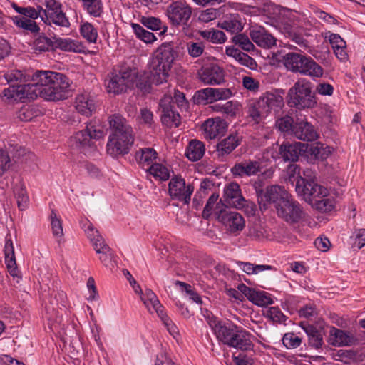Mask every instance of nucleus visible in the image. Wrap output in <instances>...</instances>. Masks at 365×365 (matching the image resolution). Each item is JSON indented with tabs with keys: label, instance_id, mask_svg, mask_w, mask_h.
Returning a JSON list of instances; mask_svg holds the SVG:
<instances>
[{
	"label": "nucleus",
	"instance_id": "5fc2aeb1",
	"mask_svg": "<svg viewBox=\"0 0 365 365\" xmlns=\"http://www.w3.org/2000/svg\"><path fill=\"white\" fill-rule=\"evenodd\" d=\"M135 85L142 93H148L151 91V83L146 73H137Z\"/></svg>",
	"mask_w": 365,
	"mask_h": 365
},
{
	"label": "nucleus",
	"instance_id": "412c9836",
	"mask_svg": "<svg viewBox=\"0 0 365 365\" xmlns=\"http://www.w3.org/2000/svg\"><path fill=\"white\" fill-rule=\"evenodd\" d=\"M289 195L290 194L284 187L279 185H272L266 188L262 198L266 202L273 205L276 210L278 208V205H281Z\"/></svg>",
	"mask_w": 365,
	"mask_h": 365
},
{
	"label": "nucleus",
	"instance_id": "bf43d9fd",
	"mask_svg": "<svg viewBox=\"0 0 365 365\" xmlns=\"http://www.w3.org/2000/svg\"><path fill=\"white\" fill-rule=\"evenodd\" d=\"M232 41L235 45H238L242 50L252 51L255 46L250 41L248 36L245 34H237L233 36Z\"/></svg>",
	"mask_w": 365,
	"mask_h": 365
},
{
	"label": "nucleus",
	"instance_id": "cd10ccee",
	"mask_svg": "<svg viewBox=\"0 0 365 365\" xmlns=\"http://www.w3.org/2000/svg\"><path fill=\"white\" fill-rule=\"evenodd\" d=\"M231 347L240 349V353H233L232 359L236 365H255L254 359L244 353L245 350L252 349V344H227Z\"/></svg>",
	"mask_w": 365,
	"mask_h": 365
},
{
	"label": "nucleus",
	"instance_id": "13d9d810",
	"mask_svg": "<svg viewBox=\"0 0 365 365\" xmlns=\"http://www.w3.org/2000/svg\"><path fill=\"white\" fill-rule=\"evenodd\" d=\"M43 21L48 22L49 24H53L63 27H68L70 25L68 18L62 10H61L60 12H56L55 14L50 16L48 19L43 20Z\"/></svg>",
	"mask_w": 365,
	"mask_h": 365
},
{
	"label": "nucleus",
	"instance_id": "79ce46f5",
	"mask_svg": "<svg viewBox=\"0 0 365 365\" xmlns=\"http://www.w3.org/2000/svg\"><path fill=\"white\" fill-rule=\"evenodd\" d=\"M33 48L36 53L47 52L54 48L53 39L45 36H39L33 42Z\"/></svg>",
	"mask_w": 365,
	"mask_h": 365
},
{
	"label": "nucleus",
	"instance_id": "aec40b11",
	"mask_svg": "<svg viewBox=\"0 0 365 365\" xmlns=\"http://www.w3.org/2000/svg\"><path fill=\"white\" fill-rule=\"evenodd\" d=\"M292 135L299 140L314 141L317 139L318 134L314 126L307 120H299L294 123Z\"/></svg>",
	"mask_w": 365,
	"mask_h": 365
},
{
	"label": "nucleus",
	"instance_id": "b1692460",
	"mask_svg": "<svg viewBox=\"0 0 365 365\" xmlns=\"http://www.w3.org/2000/svg\"><path fill=\"white\" fill-rule=\"evenodd\" d=\"M308 58L305 55L289 52L284 56V63L288 70L302 74L306 63L305 59Z\"/></svg>",
	"mask_w": 365,
	"mask_h": 365
},
{
	"label": "nucleus",
	"instance_id": "f704fd0d",
	"mask_svg": "<svg viewBox=\"0 0 365 365\" xmlns=\"http://www.w3.org/2000/svg\"><path fill=\"white\" fill-rule=\"evenodd\" d=\"M4 78L10 84L8 88L13 86L15 88L19 87L20 85H26L24 83L29 78V76L26 75L20 70H11L4 74Z\"/></svg>",
	"mask_w": 365,
	"mask_h": 365
},
{
	"label": "nucleus",
	"instance_id": "f03ea898",
	"mask_svg": "<svg viewBox=\"0 0 365 365\" xmlns=\"http://www.w3.org/2000/svg\"><path fill=\"white\" fill-rule=\"evenodd\" d=\"M111 133L107 143V152L113 156L128 153L134 143V134L132 127L125 118L120 115L109 117Z\"/></svg>",
	"mask_w": 365,
	"mask_h": 365
},
{
	"label": "nucleus",
	"instance_id": "09e8293b",
	"mask_svg": "<svg viewBox=\"0 0 365 365\" xmlns=\"http://www.w3.org/2000/svg\"><path fill=\"white\" fill-rule=\"evenodd\" d=\"M205 46L202 41H189L186 43V49L188 55L193 58H198L205 51Z\"/></svg>",
	"mask_w": 365,
	"mask_h": 365
},
{
	"label": "nucleus",
	"instance_id": "2f4dec72",
	"mask_svg": "<svg viewBox=\"0 0 365 365\" xmlns=\"http://www.w3.org/2000/svg\"><path fill=\"white\" fill-rule=\"evenodd\" d=\"M84 230L87 235V237L92 243V245L96 250V253L101 251L104 246H108L106 244L103 238L99 234L97 230H95L93 225L90 222L84 225Z\"/></svg>",
	"mask_w": 365,
	"mask_h": 365
},
{
	"label": "nucleus",
	"instance_id": "4468645a",
	"mask_svg": "<svg viewBox=\"0 0 365 365\" xmlns=\"http://www.w3.org/2000/svg\"><path fill=\"white\" fill-rule=\"evenodd\" d=\"M261 163L258 160L244 159L235 163L230 172L235 178H248L261 171Z\"/></svg>",
	"mask_w": 365,
	"mask_h": 365
},
{
	"label": "nucleus",
	"instance_id": "e2e57ef3",
	"mask_svg": "<svg viewBox=\"0 0 365 365\" xmlns=\"http://www.w3.org/2000/svg\"><path fill=\"white\" fill-rule=\"evenodd\" d=\"M300 327L303 329L304 332L309 336V340H314L318 342L322 341V335L321 333L312 325L306 324L304 322L300 323Z\"/></svg>",
	"mask_w": 365,
	"mask_h": 365
},
{
	"label": "nucleus",
	"instance_id": "6ab92c4d",
	"mask_svg": "<svg viewBox=\"0 0 365 365\" xmlns=\"http://www.w3.org/2000/svg\"><path fill=\"white\" fill-rule=\"evenodd\" d=\"M227 127L226 122L219 117L209 118L202 125L205 138L210 140L223 135Z\"/></svg>",
	"mask_w": 365,
	"mask_h": 365
},
{
	"label": "nucleus",
	"instance_id": "a19ab883",
	"mask_svg": "<svg viewBox=\"0 0 365 365\" xmlns=\"http://www.w3.org/2000/svg\"><path fill=\"white\" fill-rule=\"evenodd\" d=\"M239 268L247 274H257L259 272L272 269V266L267 264H254L250 262L237 261Z\"/></svg>",
	"mask_w": 365,
	"mask_h": 365
},
{
	"label": "nucleus",
	"instance_id": "864d4df0",
	"mask_svg": "<svg viewBox=\"0 0 365 365\" xmlns=\"http://www.w3.org/2000/svg\"><path fill=\"white\" fill-rule=\"evenodd\" d=\"M252 297L250 301L258 306L264 307L273 303L270 294L264 291H256L255 289Z\"/></svg>",
	"mask_w": 365,
	"mask_h": 365
},
{
	"label": "nucleus",
	"instance_id": "20e7f679",
	"mask_svg": "<svg viewBox=\"0 0 365 365\" xmlns=\"http://www.w3.org/2000/svg\"><path fill=\"white\" fill-rule=\"evenodd\" d=\"M176 56V51L171 43H163L158 48L150 67L155 83L162 84L168 81Z\"/></svg>",
	"mask_w": 365,
	"mask_h": 365
},
{
	"label": "nucleus",
	"instance_id": "423d86ee",
	"mask_svg": "<svg viewBox=\"0 0 365 365\" xmlns=\"http://www.w3.org/2000/svg\"><path fill=\"white\" fill-rule=\"evenodd\" d=\"M289 106L303 110L312 108L317 105L314 93L312 90V83L305 78L299 79L287 93Z\"/></svg>",
	"mask_w": 365,
	"mask_h": 365
},
{
	"label": "nucleus",
	"instance_id": "393cba45",
	"mask_svg": "<svg viewBox=\"0 0 365 365\" xmlns=\"http://www.w3.org/2000/svg\"><path fill=\"white\" fill-rule=\"evenodd\" d=\"M157 152L153 148H143L136 151L135 158L139 166L148 171L155 164L153 162L157 158Z\"/></svg>",
	"mask_w": 365,
	"mask_h": 365
},
{
	"label": "nucleus",
	"instance_id": "338daca9",
	"mask_svg": "<svg viewBox=\"0 0 365 365\" xmlns=\"http://www.w3.org/2000/svg\"><path fill=\"white\" fill-rule=\"evenodd\" d=\"M287 36L292 41L299 46L302 48L310 52L309 42L302 36L293 31H288Z\"/></svg>",
	"mask_w": 365,
	"mask_h": 365
},
{
	"label": "nucleus",
	"instance_id": "58836bf2",
	"mask_svg": "<svg viewBox=\"0 0 365 365\" xmlns=\"http://www.w3.org/2000/svg\"><path fill=\"white\" fill-rule=\"evenodd\" d=\"M43 5L45 6V9L40 6V11H41V18L43 21L62 10L61 4L56 0H45Z\"/></svg>",
	"mask_w": 365,
	"mask_h": 365
},
{
	"label": "nucleus",
	"instance_id": "1a4fd4ad",
	"mask_svg": "<svg viewBox=\"0 0 365 365\" xmlns=\"http://www.w3.org/2000/svg\"><path fill=\"white\" fill-rule=\"evenodd\" d=\"M275 211L279 217L289 224L297 223L307 217L301 205L291 195L281 205H278Z\"/></svg>",
	"mask_w": 365,
	"mask_h": 365
},
{
	"label": "nucleus",
	"instance_id": "49530a36",
	"mask_svg": "<svg viewBox=\"0 0 365 365\" xmlns=\"http://www.w3.org/2000/svg\"><path fill=\"white\" fill-rule=\"evenodd\" d=\"M210 108L215 112L234 116L236 115V112L237 110V104L234 103L232 101H230L223 104L216 103L213 106H211Z\"/></svg>",
	"mask_w": 365,
	"mask_h": 365
},
{
	"label": "nucleus",
	"instance_id": "c85d7f7f",
	"mask_svg": "<svg viewBox=\"0 0 365 365\" xmlns=\"http://www.w3.org/2000/svg\"><path fill=\"white\" fill-rule=\"evenodd\" d=\"M140 299L150 313L156 312L158 316L160 312L165 313L157 296L151 289H146Z\"/></svg>",
	"mask_w": 365,
	"mask_h": 365
},
{
	"label": "nucleus",
	"instance_id": "69168bd1",
	"mask_svg": "<svg viewBox=\"0 0 365 365\" xmlns=\"http://www.w3.org/2000/svg\"><path fill=\"white\" fill-rule=\"evenodd\" d=\"M61 349L68 353L71 358H77L84 348L83 344H63Z\"/></svg>",
	"mask_w": 365,
	"mask_h": 365
},
{
	"label": "nucleus",
	"instance_id": "f3484780",
	"mask_svg": "<svg viewBox=\"0 0 365 365\" xmlns=\"http://www.w3.org/2000/svg\"><path fill=\"white\" fill-rule=\"evenodd\" d=\"M224 201L229 205L237 209H241L247 203L242 197L240 185L236 182H231L224 188Z\"/></svg>",
	"mask_w": 365,
	"mask_h": 365
},
{
	"label": "nucleus",
	"instance_id": "39448f33",
	"mask_svg": "<svg viewBox=\"0 0 365 365\" xmlns=\"http://www.w3.org/2000/svg\"><path fill=\"white\" fill-rule=\"evenodd\" d=\"M192 8L185 1H176L167 8V16L173 26L180 27L181 31L187 37H193L195 22L190 21Z\"/></svg>",
	"mask_w": 365,
	"mask_h": 365
},
{
	"label": "nucleus",
	"instance_id": "bb28decb",
	"mask_svg": "<svg viewBox=\"0 0 365 365\" xmlns=\"http://www.w3.org/2000/svg\"><path fill=\"white\" fill-rule=\"evenodd\" d=\"M240 145L237 135L230 134L217 144V153L219 157H225L231 153Z\"/></svg>",
	"mask_w": 365,
	"mask_h": 365
},
{
	"label": "nucleus",
	"instance_id": "de8ad7c7",
	"mask_svg": "<svg viewBox=\"0 0 365 365\" xmlns=\"http://www.w3.org/2000/svg\"><path fill=\"white\" fill-rule=\"evenodd\" d=\"M148 172L156 180L165 181L170 178L169 170L160 163H155Z\"/></svg>",
	"mask_w": 365,
	"mask_h": 365
},
{
	"label": "nucleus",
	"instance_id": "9b49d317",
	"mask_svg": "<svg viewBox=\"0 0 365 365\" xmlns=\"http://www.w3.org/2000/svg\"><path fill=\"white\" fill-rule=\"evenodd\" d=\"M232 96V92L230 88L208 87L197 91L194 98L197 103L207 104L229 99Z\"/></svg>",
	"mask_w": 365,
	"mask_h": 365
},
{
	"label": "nucleus",
	"instance_id": "6e6d98bb",
	"mask_svg": "<svg viewBox=\"0 0 365 365\" xmlns=\"http://www.w3.org/2000/svg\"><path fill=\"white\" fill-rule=\"evenodd\" d=\"M218 195L212 194L207 200V203L202 211V217L205 219H208L213 212L218 213L217 210L218 208Z\"/></svg>",
	"mask_w": 365,
	"mask_h": 365
},
{
	"label": "nucleus",
	"instance_id": "4be33fe9",
	"mask_svg": "<svg viewBox=\"0 0 365 365\" xmlns=\"http://www.w3.org/2000/svg\"><path fill=\"white\" fill-rule=\"evenodd\" d=\"M252 40L259 46L269 48L276 44L275 38L262 26L253 28L250 33Z\"/></svg>",
	"mask_w": 365,
	"mask_h": 365
},
{
	"label": "nucleus",
	"instance_id": "e433bc0d",
	"mask_svg": "<svg viewBox=\"0 0 365 365\" xmlns=\"http://www.w3.org/2000/svg\"><path fill=\"white\" fill-rule=\"evenodd\" d=\"M82 6L86 12L93 17L101 16L103 12V5L101 0H83Z\"/></svg>",
	"mask_w": 365,
	"mask_h": 365
},
{
	"label": "nucleus",
	"instance_id": "6e6552de",
	"mask_svg": "<svg viewBox=\"0 0 365 365\" xmlns=\"http://www.w3.org/2000/svg\"><path fill=\"white\" fill-rule=\"evenodd\" d=\"M137 71L125 68L110 73L106 79V90L109 93L119 95L133 88Z\"/></svg>",
	"mask_w": 365,
	"mask_h": 365
},
{
	"label": "nucleus",
	"instance_id": "4d7b16f0",
	"mask_svg": "<svg viewBox=\"0 0 365 365\" xmlns=\"http://www.w3.org/2000/svg\"><path fill=\"white\" fill-rule=\"evenodd\" d=\"M175 284L179 286L181 290L185 292L190 297V299L194 302L200 304L202 303L200 296L195 292L191 285L178 280L175 282Z\"/></svg>",
	"mask_w": 365,
	"mask_h": 365
},
{
	"label": "nucleus",
	"instance_id": "8fccbe9b",
	"mask_svg": "<svg viewBox=\"0 0 365 365\" xmlns=\"http://www.w3.org/2000/svg\"><path fill=\"white\" fill-rule=\"evenodd\" d=\"M14 9L20 14L24 15V17L29 18L34 21L38 17H41L40 6H38L36 9L31 6L20 7L16 4H13Z\"/></svg>",
	"mask_w": 365,
	"mask_h": 365
},
{
	"label": "nucleus",
	"instance_id": "774afa93",
	"mask_svg": "<svg viewBox=\"0 0 365 365\" xmlns=\"http://www.w3.org/2000/svg\"><path fill=\"white\" fill-rule=\"evenodd\" d=\"M267 316L273 322L283 323L286 321V316L282 311L275 307H270L267 312Z\"/></svg>",
	"mask_w": 365,
	"mask_h": 365
},
{
	"label": "nucleus",
	"instance_id": "2eb2a0df",
	"mask_svg": "<svg viewBox=\"0 0 365 365\" xmlns=\"http://www.w3.org/2000/svg\"><path fill=\"white\" fill-rule=\"evenodd\" d=\"M172 103L173 98L170 96H165L160 100L159 106L162 110L161 120L168 127L177 128L180 124V116L174 111Z\"/></svg>",
	"mask_w": 365,
	"mask_h": 365
},
{
	"label": "nucleus",
	"instance_id": "c756f323",
	"mask_svg": "<svg viewBox=\"0 0 365 365\" xmlns=\"http://www.w3.org/2000/svg\"><path fill=\"white\" fill-rule=\"evenodd\" d=\"M14 150L16 151L14 156L18 158L24 153L21 147L17 145L14 148L12 146L8 148V150L0 149V177L6 173L11 168V160L9 153H13Z\"/></svg>",
	"mask_w": 365,
	"mask_h": 365
},
{
	"label": "nucleus",
	"instance_id": "052dcab7",
	"mask_svg": "<svg viewBox=\"0 0 365 365\" xmlns=\"http://www.w3.org/2000/svg\"><path fill=\"white\" fill-rule=\"evenodd\" d=\"M329 336L330 339L334 341L333 342H348L351 340L349 333L334 327L329 329Z\"/></svg>",
	"mask_w": 365,
	"mask_h": 365
},
{
	"label": "nucleus",
	"instance_id": "680f3d73",
	"mask_svg": "<svg viewBox=\"0 0 365 365\" xmlns=\"http://www.w3.org/2000/svg\"><path fill=\"white\" fill-rule=\"evenodd\" d=\"M159 317L163 322L164 325L167 327L169 333L173 336V339L176 341H179V331L178 327L173 324L172 320L168 317L166 313H159Z\"/></svg>",
	"mask_w": 365,
	"mask_h": 365
},
{
	"label": "nucleus",
	"instance_id": "dca6fc26",
	"mask_svg": "<svg viewBox=\"0 0 365 365\" xmlns=\"http://www.w3.org/2000/svg\"><path fill=\"white\" fill-rule=\"evenodd\" d=\"M217 219L232 233L238 232L245 227V220L242 216L237 212L220 210Z\"/></svg>",
	"mask_w": 365,
	"mask_h": 365
},
{
	"label": "nucleus",
	"instance_id": "c03bdc74",
	"mask_svg": "<svg viewBox=\"0 0 365 365\" xmlns=\"http://www.w3.org/2000/svg\"><path fill=\"white\" fill-rule=\"evenodd\" d=\"M131 27L137 38L146 43H152L156 40L155 36L150 31L145 30L140 24L132 23Z\"/></svg>",
	"mask_w": 365,
	"mask_h": 365
},
{
	"label": "nucleus",
	"instance_id": "f257e3e1",
	"mask_svg": "<svg viewBox=\"0 0 365 365\" xmlns=\"http://www.w3.org/2000/svg\"><path fill=\"white\" fill-rule=\"evenodd\" d=\"M31 83L15 88H5L2 99L5 101H24L38 96L46 101H56L66 98L70 88L68 78L63 74L50 71H38Z\"/></svg>",
	"mask_w": 365,
	"mask_h": 365
},
{
	"label": "nucleus",
	"instance_id": "a211bd4d",
	"mask_svg": "<svg viewBox=\"0 0 365 365\" xmlns=\"http://www.w3.org/2000/svg\"><path fill=\"white\" fill-rule=\"evenodd\" d=\"M258 106L267 115L272 110L278 111L284 106V99L280 94L267 92L257 100Z\"/></svg>",
	"mask_w": 365,
	"mask_h": 365
},
{
	"label": "nucleus",
	"instance_id": "0eeeda50",
	"mask_svg": "<svg viewBox=\"0 0 365 365\" xmlns=\"http://www.w3.org/2000/svg\"><path fill=\"white\" fill-rule=\"evenodd\" d=\"M208 324L220 342H250L252 336L241 327L232 323H222L215 317Z\"/></svg>",
	"mask_w": 365,
	"mask_h": 365
},
{
	"label": "nucleus",
	"instance_id": "ddd939ff",
	"mask_svg": "<svg viewBox=\"0 0 365 365\" xmlns=\"http://www.w3.org/2000/svg\"><path fill=\"white\" fill-rule=\"evenodd\" d=\"M103 136V130L93 124L87 125L86 129L77 132L71 138L72 146L76 148L90 147L93 139H99Z\"/></svg>",
	"mask_w": 365,
	"mask_h": 365
},
{
	"label": "nucleus",
	"instance_id": "5701e85b",
	"mask_svg": "<svg viewBox=\"0 0 365 365\" xmlns=\"http://www.w3.org/2000/svg\"><path fill=\"white\" fill-rule=\"evenodd\" d=\"M304 145L301 143H282L279 146V153L284 161L295 162L298 160Z\"/></svg>",
	"mask_w": 365,
	"mask_h": 365
},
{
	"label": "nucleus",
	"instance_id": "3c124183",
	"mask_svg": "<svg viewBox=\"0 0 365 365\" xmlns=\"http://www.w3.org/2000/svg\"><path fill=\"white\" fill-rule=\"evenodd\" d=\"M310 152L317 159L323 160L331 154V148L327 145L317 143L311 147Z\"/></svg>",
	"mask_w": 365,
	"mask_h": 365
},
{
	"label": "nucleus",
	"instance_id": "f8f14e48",
	"mask_svg": "<svg viewBox=\"0 0 365 365\" xmlns=\"http://www.w3.org/2000/svg\"><path fill=\"white\" fill-rule=\"evenodd\" d=\"M199 80L205 85L216 86L225 81V71L216 63H207L197 72Z\"/></svg>",
	"mask_w": 365,
	"mask_h": 365
},
{
	"label": "nucleus",
	"instance_id": "9d476101",
	"mask_svg": "<svg viewBox=\"0 0 365 365\" xmlns=\"http://www.w3.org/2000/svg\"><path fill=\"white\" fill-rule=\"evenodd\" d=\"M193 191V185L190 183L186 184L181 176L175 175L169 182L168 192L171 198L183 202L185 205L190 203Z\"/></svg>",
	"mask_w": 365,
	"mask_h": 365
},
{
	"label": "nucleus",
	"instance_id": "603ef678",
	"mask_svg": "<svg viewBox=\"0 0 365 365\" xmlns=\"http://www.w3.org/2000/svg\"><path fill=\"white\" fill-rule=\"evenodd\" d=\"M50 217L51 230L53 236L57 239L61 238L63 236L61 219L58 217L56 212L53 210H51Z\"/></svg>",
	"mask_w": 365,
	"mask_h": 365
},
{
	"label": "nucleus",
	"instance_id": "ea45409f",
	"mask_svg": "<svg viewBox=\"0 0 365 365\" xmlns=\"http://www.w3.org/2000/svg\"><path fill=\"white\" fill-rule=\"evenodd\" d=\"M200 35L205 40L212 43H222L226 41L223 31L210 29L209 30L199 31Z\"/></svg>",
	"mask_w": 365,
	"mask_h": 365
},
{
	"label": "nucleus",
	"instance_id": "7c9ffc66",
	"mask_svg": "<svg viewBox=\"0 0 365 365\" xmlns=\"http://www.w3.org/2000/svg\"><path fill=\"white\" fill-rule=\"evenodd\" d=\"M76 109L82 115L88 116L95 109L94 101L88 94L78 95L76 98Z\"/></svg>",
	"mask_w": 365,
	"mask_h": 365
},
{
	"label": "nucleus",
	"instance_id": "a878e982",
	"mask_svg": "<svg viewBox=\"0 0 365 365\" xmlns=\"http://www.w3.org/2000/svg\"><path fill=\"white\" fill-rule=\"evenodd\" d=\"M53 43L54 48L67 52L82 53L85 48L81 42L70 38L53 37Z\"/></svg>",
	"mask_w": 365,
	"mask_h": 365
},
{
	"label": "nucleus",
	"instance_id": "0e129e2a",
	"mask_svg": "<svg viewBox=\"0 0 365 365\" xmlns=\"http://www.w3.org/2000/svg\"><path fill=\"white\" fill-rule=\"evenodd\" d=\"M294 125L293 118L288 115L282 117L277 121V126L279 130L292 135Z\"/></svg>",
	"mask_w": 365,
	"mask_h": 365
},
{
	"label": "nucleus",
	"instance_id": "7ed1b4c3",
	"mask_svg": "<svg viewBox=\"0 0 365 365\" xmlns=\"http://www.w3.org/2000/svg\"><path fill=\"white\" fill-rule=\"evenodd\" d=\"M297 194L313 208L321 212H329L334 208V200L329 197L328 190L314 180L299 178L295 185Z\"/></svg>",
	"mask_w": 365,
	"mask_h": 365
},
{
	"label": "nucleus",
	"instance_id": "4c0bfd02",
	"mask_svg": "<svg viewBox=\"0 0 365 365\" xmlns=\"http://www.w3.org/2000/svg\"><path fill=\"white\" fill-rule=\"evenodd\" d=\"M14 24L19 28L32 34H36L39 31V26L37 24L28 18L21 16H16L12 18Z\"/></svg>",
	"mask_w": 365,
	"mask_h": 365
},
{
	"label": "nucleus",
	"instance_id": "c9c22d12",
	"mask_svg": "<svg viewBox=\"0 0 365 365\" xmlns=\"http://www.w3.org/2000/svg\"><path fill=\"white\" fill-rule=\"evenodd\" d=\"M305 60L306 63L304 70L302 72V75L308 76L312 78H320L323 76L324 70L319 64L309 56Z\"/></svg>",
	"mask_w": 365,
	"mask_h": 365
},
{
	"label": "nucleus",
	"instance_id": "473e14b6",
	"mask_svg": "<svg viewBox=\"0 0 365 365\" xmlns=\"http://www.w3.org/2000/svg\"><path fill=\"white\" fill-rule=\"evenodd\" d=\"M218 26L231 34H237L243 29L238 14H232L226 16L222 22L218 24Z\"/></svg>",
	"mask_w": 365,
	"mask_h": 365
},
{
	"label": "nucleus",
	"instance_id": "37998d69",
	"mask_svg": "<svg viewBox=\"0 0 365 365\" xmlns=\"http://www.w3.org/2000/svg\"><path fill=\"white\" fill-rule=\"evenodd\" d=\"M14 195L19 209L20 210L26 209L29 205V199L25 186L22 184L16 185L14 188Z\"/></svg>",
	"mask_w": 365,
	"mask_h": 365
},
{
	"label": "nucleus",
	"instance_id": "72a5a7b5",
	"mask_svg": "<svg viewBox=\"0 0 365 365\" xmlns=\"http://www.w3.org/2000/svg\"><path fill=\"white\" fill-rule=\"evenodd\" d=\"M205 145L202 142L197 140H192L187 149L186 156L192 161H197L202 158L205 153Z\"/></svg>",
	"mask_w": 365,
	"mask_h": 365
},
{
	"label": "nucleus",
	"instance_id": "a18cd8bd",
	"mask_svg": "<svg viewBox=\"0 0 365 365\" xmlns=\"http://www.w3.org/2000/svg\"><path fill=\"white\" fill-rule=\"evenodd\" d=\"M80 33L88 43L96 42L98 31L91 23L85 22L82 24L80 27Z\"/></svg>",
	"mask_w": 365,
	"mask_h": 365
}]
</instances>
